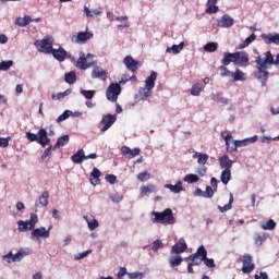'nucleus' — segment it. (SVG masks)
<instances>
[{"label": "nucleus", "instance_id": "nucleus-62", "mask_svg": "<svg viewBox=\"0 0 279 279\" xmlns=\"http://www.w3.org/2000/svg\"><path fill=\"white\" fill-rule=\"evenodd\" d=\"M202 264V260H199L198 263H194V264H189L187 265V271L190 272V274H194L195 271H194V267L193 266H199Z\"/></svg>", "mask_w": 279, "mask_h": 279}, {"label": "nucleus", "instance_id": "nucleus-61", "mask_svg": "<svg viewBox=\"0 0 279 279\" xmlns=\"http://www.w3.org/2000/svg\"><path fill=\"white\" fill-rule=\"evenodd\" d=\"M106 181L110 184H116L118 181V178L113 174L106 175Z\"/></svg>", "mask_w": 279, "mask_h": 279}, {"label": "nucleus", "instance_id": "nucleus-63", "mask_svg": "<svg viewBox=\"0 0 279 279\" xmlns=\"http://www.w3.org/2000/svg\"><path fill=\"white\" fill-rule=\"evenodd\" d=\"M90 253H92V251L82 252L77 255V257H75V259H83V258L87 257Z\"/></svg>", "mask_w": 279, "mask_h": 279}, {"label": "nucleus", "instance_id": "nucleus-51", "mask_svg": "<svg viewBox=\"0 0 279 279\" xmlns=\"http://www.w3.org/2000/svg\"><path fill=\"white\" fill-rule=\"evenodd\" d=\"M150 179V173L147 171L141 172L137 174V180L141 182H145L146 180Z\"/></svg>", "mask_w": 279, "mask_h": 279}, {"label": "nucleus", "instance_id": "nucleus-1", "mask_svg": "<svg viewBox=\"0 0 279 279\" xmlns=\"http://www.w3.org/2000/svg\"><path fill=\"white\" fill-rule=\"evenodd\" d=\"M264 56L265 59H263L260 56L256 57V71L254 73L255 78H257L263 86H265L267 80H269V72L267 71V66L269 63L274 62V54H271V51H267L264 53Z\"/></svg>", "mask_w": 279, "mask_h": 279}, {"label": "nucleus", "instance_id": "nucleus-23", "mask_svg": "<svg viewBox=\"0 0 279 279\" xmlns=\"http://www.w3.org/2000/svg\"><path fill=\"white\" fill-rule=\"evenodd\" d=\"M233 62L234 65H236V52L230 53V52H225L223 53V59L221 60L222 65H230Z\"/></svg>", "mask_w": 279, "mask_h": 279}, {"label": "nucleus", "instance_id": "nucleus-45", "mask_svg": "<svg viewBox=\"0 0 279 279\" xmlns=\"http://www.w3.org/2000/svg\"><path fill=\"white\" fill-rule=\"evenodd\" d=\"M72 114V111L66 110L64 111L61 116H59L56 120L57 123H61L63 121H65L66 119H69Z\"/></svg>", "mask_w": 279, "mask_h": 279}, {"label": "nucleus", "instance_id": "nucleus-50", "mask_svg": "<svg viewBox=\"0 0 279 279\" xmlns=\"http://www.w3.org/2000/svg\"><path fill=\"white\" fill-rule=\"evenodd\" d=\"M71 94V90H65L64 93H59L57 95H52L51 96V99L52 100H60V99H63L65 96H69Z\"/></svg>", "mask_w": 279, "mask_h": 279}, {"label": "nucleus", "instance_id": "nucleus-6", "mask_svg": "<svg viewBox=\"0 0 279 279\" xmlns=\"http://www.w3.org/2000/svg\"><path fill=\"white\" fill-rule=\"evenodd\" d=\"M157 78L158 73L155 71L150 72V75L145 81V87L140 90L141 96L148 98L153 95Z\"/></svg>", "mask_w": 279, "mask_h": 279}, {"label": "nucleus", "instance_id": "nucleus-14", "mask_svg": "<svg viewBox=\"0 0 279 279\" xmlns=\"http://www.w3.org/2000/svg\"><path fill=\"white\" fill-rule=\"evenodd\" d=\"M117 114H106L102 117L100 124H102L101 132L108 131L116 122H117Z\"/></svg>", "mask_w": 279, "mask_h": 279}, {"label": "nucleus", "instance_id": "nucleus-37", "mask_svg": "<svg viewBox=\"0 0 279 279\" xmlns=\"http://www.w3.org/2000/svg\"><path fill=\"white\" fill-rule=\"evenodd\" d=\"M255 40H256V34H252L248 38H246L242 44L239 45V49H245Z\"/></svg>", "mask_w": 279, "mask_h": 279}, {"label": "nucleus", "instance_id": "nucleus-46", "mask_svg": "<svg viewBox=\"0 0 279 279\" xmlns=\"http://www.w3.org/2000/svg\"><path fill=\"white\" fill-rule=\"evenodd\" d=\"M219 70L221 71V76L223 77H230V76H233V72H231L227 65H221L219 68Z\"/></svg>", "mask_w": 279, "mask_h": 279}, {"label": "nucleus", "instance_id": "nucleus-64", "mask_svg": "<svg viewBox=\"0 0 279 279\" xmlns=\"http://www.w3.org/2000/svg\"><path fill=\"white\" fill-rule=\"evenodd\" d=\"M254 279H269V276L267 275V272H260L259 276L255 275Z\"/></svg>", "mask_w": 279, "mask_h": 279}, {"label": "nucleus", "instance_id": "nucleus-41", "mask_svg": "<svg viewBox=\"0 0 279 279\" xmlns=\"http://www.w3.org/2000/svg\"><path fill=\"white\" fill-rule=\"evenodd\" d=\"M199 177L197 174H186L183 179L184 182H187V183H197L199 181Z\"/></svg>", "mask_w": 279, "mask_h": 279}, {"label": "nucleus", "instance_id": "nucleus-5", "mask_svg": "<svg viewBox=\"0 0 279 279\" xmlns=\"http://www.w3.org/2000/svg\"><path fill=\"white\" fill-rule=\"evenodd\" d=\"M197 257H201L199 258L201 263L204 262V264L207 267H209V268L216 267L215 259L208 258V252L204 245L199 246L195 254L190 255L191 260H195V258H197Z\"/></svg>", "mask_w": 279, "mask_h": 279}, {"label": "nucleus", "instance_id": "nucleus-20", "mask_svg": "<svg viewBox=\"0 0 279 279\" xmlns=\"http://www.w3.org/2000/svg\"><path fill=\"white\" fill-rule=\"evenodd\" d=\"M262 39L264 40V43L266 45H276V46H279V34H262Z\"/></svg>", "mask_w": 279, "mask_h": 279}, {"label": "nucleus", "instance_id": "nucleus-43", "mask_svg": "<svg viewBox=\"0 0 279 279\" xmlns=\"http://www.w3.org/2000/svg\"><path fill=\"white\" fill-rule=\"evenodd\" d=\"M267 240V236L265 234L256 233L254 235V241L257 246L263 245V243Z\"/></svg>", "mask_w": 279, "mask_h": 279}, {"label": "nucleus", "instance_id": "nucleus-18", "mask_svg": "<svg viewBox=\"0 0 279 279\" xmlns=\"http://www.w3.org/2000/svg\"><path fill=\"white\" fill-rule=\"evenodd\" d=\"M235 21L230 15L226 14L217 21V26L221 28H230L234 25Z\"/></svg>", "mask_w": 279, "mask_h": 279}, {"label": "nucleus", "instance_id": "nucleus-33", "mask_svg": "<svg viewBox=\"0 0 279 279\" xmlns=\"http://www.w3.org/2000/svg\"><path fill=\"white\" fill-rule=\"evenodd\" d=\"M155 190H156V186L154 184L142 186L141 187V196L142 197L147 196V195L151 194Z\"/></svg>", "mask_w": 279, "mask_h": 279}, {"label": "nucleus", "instance_id": "nucleus-44", "mask_svg": "<svg viewBox=\"0 0 279 279\" xmlns=\"http://www.w3.org/2000/svg\"><path fill=\"white\" fill-rule=\"evenodd\" d=\"M64 81L68 84L76 83V74L74 72H70V73L65 74Z\"/></svg>", "mask_w": 279, "mask_h": 279}, {"label": "nucleus", "instance_id": "nucleus-16", "mask_svg": "<svg viewBox=\"0 0 279 279\" xmlns=\"http://www.w3.org/2000/svg\"><path fill=\"white\" fill-rule=\"evenodd\" d=\"M189 248V245L184 239L179 240L172 247L170 253L171 254H177L180 255L182 253H185L186 250Z\"/></svg>", "mask_w": 279, "mask_h": 279}, {"label": "nucleus", "instance_id": "nucleus-47", "mask_svg": "<svg viewBox=\"0 0 279 279\" xmlns=\"http://www.w3.org/2000/svg\"><path fill=\"white\" fill-rule=\"evenodd\" d=\"M264 230H274L276 229V221L274 219H269L265 225L262 226Z\"/></svg>", "mask_w": 279, "mask_h": 279}, {"label": "nucleus", "instance_id": "nucleus-22", "mask_svg": "<svg viewBox=\"0 0 279 279\" xmlns=\"http://www.w3.org/2000/svg\"><path fill=\"white\" fill-rule=\"evenodd\" d=\"M50 54H52V57L57 61L63 62L66 59L68 52L63 48H59V49H52Z\"/></svg>", "mask_w": 279, "mask_h": 279}, {"label": "nucleus", "instance_id": "nucleus-31", "mask_svg": "<svg viewBox=\"0 0 279 279\" xmlns=\"http://www.w3.org/2000/svg\"><path fill=\"white\" fill-rule=\"evenodd\" d=\"M165 187L169 189L171 192H173L175 194H178V193H180L181 191L184 190L182 181L177 182L175 185H173V184H166Z\"/></svg>", "mask_w": 279, "mask_h": 279}, {"label": "nucleus", "instance_id": "nucleus-53", "mask_svg": "<svg viewBox=\"0 0 279 279\" xmlns=\"http://www.w3.org/2000/svg\"><path fill=\"white\" fill-rule=\"evenodd\" d=\"M13 65V61H2L0 63V71H8Z\"/></svg>", "mask_w": 279, "mask_h": 279}, {"label": "nucleus", "instance_id": "nucleus-13", "mask_svg": "<svg viewBox=\"0 0 279 279\" xmlns=\"http://www.w3.org/2000/svg\"><path fill=\"white\" fill-rule=\"evenodd\" d=\"M250 64V54L245 51L235 52V65L247 68Z\"/></svg>", "mask_w": 279, "mask_h": 279}, {"label": "nucleus", "instance_id": "nucleus-17", "mask_svg": "<svg viewBox=\"0 0 279 279\" xmlns=\"http://www.w3.org/2000/svg\"><path fill=\"white\" fill-rule=\"evenodd\" d=\"M94 34L92 32H81L76 36L72 37V41L75 44H85L87 40L92 39Z\"/></svg>", "mask_w": 279, "mask_h": 279}, {"label": "nucleus", "instance_id": "nucleus-12", "mask_svg": "<svg viewBox=\"0 0 279 279\" xmlns=\"http://www.w3.org/2000/svg\"><path fill=\"white\" fill-rule=\"evenodd\" d=\"M89 58H94V56L92 53H88L87 56H85V53H81L75 66H77L81 70L89 69L94 64L93 62H88Z\"/></svg>", "mask_w": 279, "mask_h": 279}, {"label": "nucleus", "instance_id": "nucleus-34", "mask_svg": "<svg viewBox=\"0 0 279 279\" xmlns=\"http://www.w3.org/2000/svg\"><path fill=\"white\" fill-rule=\"evenodd\" d=\"M203 90H204L203 84L196 83V84L193 85L192 88H191V95H192V96H199Z\"/></svg>", "mask_w": 279, "mask_h": 279}, {"label": "nucleus", "instance_id": "nucleus-35", "mask_svg": "<svg viewBox=\"0 0 279 279\" xmlns=\"http://www.w3.org/2000/svg\"><path fill=\"white\" fill-rule=\"evenodd\" d=\"M83 218L86 220L89 230L93 231L99 227V221L97 219L89 220L88 216H84Z\"/></svg>", "mask_w": 279, "mask_h": 279}, {"label": "nucleus", "instance_id": "nucleus-3", "mask_svg": "<svg viewBox=\"0 0 279 279\" xmlns=\"http://www.w3.org/2000/svg\"><path fill=\"white\" fill-rule=\"evenodd\" d=\"M151 216L155 218L153 219L154 223H162V225H174L177 222V219L173 215L172 209L167 208L162 213L159 211H153Z\"/></svg>", "mask_w": 279, "mask_h": 279}, {"label": "nucleus", "instance_id": "nucleus-39", "mask_svg": "<svg viewBox=\"0 0 279 279\" xmlns=\"http://www.w3.org/2000/svg\"><path fill=\"white\" fill-rule=\"evenodd\" d=\"M232 77L235 82L245 81V73L236 69L235 72H232Z\"/></svg>", "mask_w": 279, "mask_h": 279}, {"label": "nucleus", "instance_id": "nucleus-52", "mask_svg": "<svg viewBox=\"0 0 279 279\" xmlns=\"http://www.w3.org/2000/svg\"><path fill=\"white\" fill-rule=\"evenodd\" d=\"M206 7H207V9L205 10V12L207 14H216L220 11L219 7H217V5H206Z\"/></svg>", "mask_w": 279, "mask_h": 279}, {"label": "nucleus", "instance_id": "nucleus-40", "mask_svg": "<svg viewBox=\"0 0 279 279\" xmlns=\"http://www.w3.org/2000/svg\"><path fill=\"white\" fill-rule=\"evenodd\" d=\"M84 12L87 17H94V16L102 14V11H100V10L90 11L89 8H87V7H84Z\"/></svg>", "mask_w": 279, "mask_h": 279}, {"label": "nucleus", "instance_id": "nucleus-32", "mask_svg": "<svg viewBox=\"0 0 279 279\" xmlns=\"http://www.w3.org/2000/svg\"><path fill=\"white\" fill-rule=\"evenodd\" d=\"M221 182L227 185L230 183L232 179V172L231 170H223L220 175Z\"/></svg>", "mask_w": 279, "mask_h": 279}, {"label": "nucleus", "instance_id": "nucleus-59", "mask_svg": "<svg viewBox=\"0 0 279 279\" xmlns=\"http://www.w3.org/2000/svg\"><path fill=\"white\" fill-rule=\"evenodd\" d=\"M52 148H53V147L50 145L48 148H46V149L44 150V153H43V155H41V157H40L41 161H45V160L48 158V156L51 155Z\"/></svg>", "mask_w": 279, "mask_h": 279}, {"label": "nucleus", "instance_id": "nucleus-11", "mask_svg": "<svg viewBox=\"0 0 279 279\" xmlns=\"http://www.w3.org/2000/svg\"><path fill=\"white\" fill-rule=\"evenodd\" d=\"M256 265H254V258L250 254H245L242 257V271L244 274H251Z\"/></svg>", "mask_w": 279, "mask_h": 279}, {"label": "nucleus", "instance_id": "nucleus-54", "mask_svg": "<svg viewBox=\"0 0 279 279\" xmlns=\"http://www.w3.org/2000/svg\"><path fill=\"white\" fill-rule=\"evenodd\" d=\"M208 160H209V155H206V154H203V153L198 155L197 162L199 165H206Z\"/></svg>", "mask_w": 279, "mask_h": 279}, {"label": "nucleus", "instance_id": "nucleus-2", "mask_svg": "<svg viewBox=\"0 0 279 279\" xmlns=\"http://www.w3.org/2000/svg\"><path fill=\"white\" fill-rule=\"evenodd\" d=\"M233 141V135L232 134H227L225 137L226 146H227V151L229 153H235L239 147L247 146L252 143H256L258 141V136L255 135L250 138H245L242 141H233L232 145L231 142Z\"/></svg>", "mask_w": 279, "mask_h": 279}, {"label": "nucleus", "instance_id": "nucleus-28", "mask_svg": "<svg viewBox=\"0 0 279 279\" xmlns=\"http://www.w3.org/2000/svg\"><path fill=\"white\" fill-rule=\"evenodd\" d=\"M49 192L48 191H44L41 196L38 197V204H36V206H41V207H46L49 204Z\"/></svg>", "mask_w": 279, "mask_h": 279}, {"label": "nucleus", "instance_id": "nucleus-8", "mask_svg": "<svg viewBox=\"0 0 279 279\" xmlns=\"http://www.w3.org/2000/svg\"><path fill=\"white\" fill-rule=\"evenodd\" d=\"M121 93L122 87L118 83H111L106 90V97L109 101L117 102Z\"/></svg>", "mask_w": 279, "mask_h": 279}, {"label": "nucleus", "instance_id": "nucleus-58", "mask_svg": "<svg viewBox=\"0 0 279 279\" xmlns=\"http://www.w3.org/2000/svg\"><path fill=\"white\" fill-rule=\"evenodd\" d=\"M10 141H11V137L8 136V137H0V147L1 148H5L10 145Z\"/></svg>", "mask_w": 279, "mask_h": 279}, {"label": "nucleus", "instance_id": "nucleus-26", "mask_svg": "<svg viewBox=\"0 0 279 279\" xmlns=\"http://www.w3.org/2000/svg\"><path fill=\"white\" fill-rule=\"evenodd\" d=\"M71 160L73 161V163H83V161L85 160L84 149H80L76 154L72 155Z\"/></svg>", "mask_w": 279, "mask_h": 279}, {"label": "nucleus", "instance_id": "nucleus-9", "mask_svg": "<svg viewBox=\"0 0 279 279\" xmlns=\"http://www.w3.org/2000/svg\"><path fill=\"white\" fill-rule=\"evenodd\" d=\"M35 47L39 52L51 54L53 49V40L51 38L35 41Z\"/></svg>", "mask_w": 279, "mask_h": 279}, {"label": "nucleus", "instance_id": "nucleus-24", "mask_svg": "<svg viewBox=\"0 0 279 279\" xmlns=\"http://www.w3.org/2000/svg\"><path fill=\"white\" fill-rule=\"evenodd\" d=\"M92 77L93 78H99L102 82H106L108 78L107 72L105 70H102L99 66L94 68L93 72H92Z\"/></svg>", "mask_w": 279, "mask_h": 279}, {"label": "nucleus", "instance_id": "nucleus-27", "mask_svg": "<svg viewBox=\"0 0 279 279\" xmlns=\"http://www.w3.org/2000/svg\"><path fill=\"white\" fill-rule=\"evenodd\" d=\"M70 143V136L69 135H63L59 137L53 146V150H57L60 147H63Z\"/></svg>", "mask_w": 279, "mask_h": 279}, {"label": "nucleus", "instance_id": "nucleus-42", "mask_svg": "<svg viewBox=\"0 0 279 279\" xmlns=\"http://www.w3.org/2000/svg\"><path fill=\"white\" fill-rule=\"evenodd\" d=\"M219 48V45L217 43H208L207 45L204 46V50L206 52H215Z\"/></svg>", "mask_w": 279, "mask_h": 279}, {"label": "nucleus", "instance_id": "nucleus-55", "mask_svg": "<svg viewBox=\"0 0 279 279\" xmlns=\"http://www.w3.org/2000/svg\"><path fill=\"white\" fill-rule=\"evenodd\" d=\"M215 195V190L211 186H206V191H204V197L213 198Z\"/></svg>", "mask_w": 279, "mask_h": 279}, {"label": "nucleus", "instance_id": "nucleus-19", "mask_svg": "<svg viewBox=\"0 0 279 279\" xmlns=\"http://www.w3.org/2000/svg\"><path fill=\"white\" fill-rule=\"evenodd\" d=\"M52 227H49L48 230L45 228V227H40V228H37V229H34L32 231V236L34 238H50V230H51Z\"/></svg>", "mask_w": 279, "mask_h": 279}, {"label": "nucleus", "instance_id": "nucleus-15", "mask_svg": "<svg viewBox=\"0 0 279 279\" xmlns=\"http://www.w3.org/2000/svg\"><path fill=\"white\" fill-rule=\"evenodd\" d=\"M123 64L126 66V69L131 72H137L138 69L142 66V64L134 60L131 56H126L124 59H123Z\"/></svg>", "mask_w": 279, "mask_h": 279}, {"label": "nucleus", "instance_id": "nucleus-25", "mask_svg": "<svg viewBox=\"0 0 279 279\" xmlns=\"http://www.w3.org/2000/svg\"><path fill=\"white\" fill-rule=\"evenodd\" d=\"M219 163L222 169L231 170L234 161H232L228 155H223L219 158Z\"/></svg>", "mask_w": 279, "mask_h": 279}, {"label": "nucleus", "instance_id": "nucleus-60", "mask_svg": "<svg viewBox=\"0 0 279 279\" xmlns=\"http://www.w3.org/2000/svg\"><path fill=\"white\" fill-rule=\"evenodd\" d=\"M128 274V269L125 267H121L117 274V279H124V276Z\"/></svg>", "mask_w": 279, "mask_h": 279}, {"label": "nucleus", "instance_id": "nucleus-29", "mask_svg": "<svg viewBox=\"0 0 279 279\" xmlns=\"http://www.w3.org/2000/svg\"><path fill=\"white\" fill-rule=\"evenodd\" d=\"M33 22V19L29 15H24V17H19L15 20V25L25 27Z\"/></svg>", "mask_w": 279, "mask_h": 279}, {"label": "nucleus", "instance_id": "nucleus-7", "mask_svg": "<svg viewBox=\"0 0 279 279\" xmlns=\"http://www.w3.org/2000/svg\"><path fill=\"white\" fill-rule=\"evenodd\" d=\"M38 222V215L37 214H31L29 219L26 221L20 220L17 222V229L21 232L34 230L36 225Z\"/></svg>", "mask_w": 279, "mask_h": 279}, {"label": "nucleus", "instance_id": "nucleus-48", "mask_svg": "<svg viewBox=\"0 0 279 279\" xmlns=\"http://www.w3.org/2000/svg\"><path fill=\"white\" fill-rule=\"evenodd\" d=\"M109 198L113 202V203H120L123 201V195L119 194V193H112L109 195Z\"/></svg>", "mask_w": 279, "mask_h": 279}, {"label": "nucleus", "instance_id": "nucleus-36", "mask_svg": "<svg viewBox=\"0 0 279 279\" xmlns=\"http://www.w3.org/2000/svg\"><path fill=\"white\" fill-rule=\"evenodd\" d=\"M184 46H185L184 43H181L178 46L173 45L171 48H167L166 52L170 53L172 51L174 54L181 53V51L184 49Z\"/></svg>", "mask_w": 279, "mask_h": 279}, {"label": "nucleus", "instance_id": "nucleus-56", "mask_svg": "<svg viewBox=\"0 0 279 279\" xmlns=\"http://www.w3.org/2000/svg\"><path fill=\"white\" fill-rule=\"evenodd\" d=\"M140 155H141V148H134V149L130 150V153L128 155V158L129 159H133V158H135V157H137Z\"/></svg>", "mask_w": 279, "mask_h": 279}, {"label": "nucleus", "instance_id": "nucleus-21", "mask_svg": "<svg viewBox=\"0 0 279 279\" xmlns=\"http://www.w3.org/2000/svg\"><path fill=\"white\" fill-rule=\"evenodd\" d=\"M102 175L101 171L98 168H94L89 175L90 184L94 186L99 185L101 180L100 177Z\"/></svg>", "mask_w": 279, "mask_h": 279}, {"label": "nucleus", "instance_id": "nucleus-30", "mask_svg": "<svg viewBox=\"0 0 279 279\" xmlns=\"http://www.w3.org/2000/svg\"><path fill=\"white\" fill-rule=\"evenodd\" d=\"M182 263H183V257L180 256L179 254H177L175 256H170L169 257V265L172 268L182 265Z\"/></svg>", "mask_w": 279, "mask_h": 279}, {"label": "nucleus", "instance_id": "nucleus-49", "mask_svg": "<svg viewBox=\"0 0 279 279\" xmlns=\"http://www.w3.org/2000/svg\"><path fill=\"white\" fill-rule=\"evenodd\" d=\"M162 247H165V244H163L162 241L156 240V241L153 242L151 250H153L154 252H158L159 248H162Z\"/></svg>", "mask_w": 279, "mask_h": 279}, {"label": "nucleus", "instance_id": "nucleus-4", "mask_svg": "<svg viewBox=\"0 0 279 279\" xmlns=\"http://www.w3.org/2000/svg\"><path fill=\"white\" fill-rule=\"evenodd\" d=\"M25 137L29 142H37L41 147H46L51 143V138L48 137V132L45 129H40L37 134L27 132Z\"/></svg>", "mask_w": 279, "mask_h": 279}, {"label": "nucleus", "instance_id": "nucleus-38", "mask_svg": "<svg viewBox=\"0 0 279 279\" xmlns=\"http://www.w3.org/2000/svg\"><path fill=\"white\" fill-rule=\"evenodd\" d=\"M233 203H234V196H233V194H230L229 203L227 205H225L223 207L218 206V209L220 210V213H226V211L232 209Z\"/></svg>", "mask_w": 279, "mask_h": 279}, {"label": "nucleus", "instance_id": "nucleus-57", "mask_svg": "<svg viewBox=\"0 0 279 279\" xmlns=\"http://www.w3.org/2000/svg\"><path fill=\"white\" fill-rule=\"evenodd\" d=\"M81 94L86 98V99H93L95 97V92L94 90H81Z\"/></svg>", "mask_w": 279, "mask_h": 279}, {"label": "nucleus", "instance_id": "nucleus-10", "mask_svg": "<svg viewBox=\"0 0 279 279\" xmlns=\"http://www.w3.org/2000/svg\"><path fill=\"white\" fill-rule=\"evenodd\" d=\"M26 255H29V251L20 248L16 254L9 252L7 255L2 257V259L5 260L7 263L21 262Z\"/></svg>", "mask_w": 279, "mask_h": 279}]
</instances>
